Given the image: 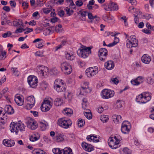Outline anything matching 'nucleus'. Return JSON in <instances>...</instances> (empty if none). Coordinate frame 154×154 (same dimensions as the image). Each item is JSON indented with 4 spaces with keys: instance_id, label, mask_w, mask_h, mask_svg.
Masks as SVG:
<instances>
[{
    "instance_id": "obj_1",
    "label": "nucleus",
    "mask_w": 154,
    "mask_h": 154,
    "mask_svg": "<svg viewBox=\"0 0 154 154\" xmlns=\"http://www.w3.org/2000/svg\"><path fill=\"white\" fill-rule=\"evenodd\" d=\"M54 89L58 92L65 91L66 89V86L64 83L63 81L60 79H56L54 82Z\"/></svg>"
},
{
    "instance_id": "obj_2",
    "label": "nucleus",
    "mask_w": 154,
    "mask_h": 154,
    "mask_svg": "<svg viewBox=\"0 0 154 154\" xmlns=\"http://www.w3.org/2000/svg\"><path fill=\"white\" fill-rule=\"evenodd\" d=\"M72 123L71 120L64 118L59 119L57 122L58 125L64 129H68L70 127Z\"/></svg>"
},
{
    "instance_id": "obj_3",
    "label": "nucleus",
    "mask_w": 154,
    "mask_h": 154,
    "mask_svg": "<svg viewBox=\"0 0 154 154\" xmlns=\"http://www.w3.org/2000/svg\"><path fill=\"white\" fill-rule=\"evenodd\" d=\"M126 42L127 47L128 48L136 47L138 45V40L134 35H131L128 37Z\"/></svg>"
},
{
    "instance_id": "obj_4",
    "label": "nucleus",
    "mask_w": 154,
    "mask_h": 154,
    "mask_svg": "<svg viewBox=\"0 0 154 154\" xmlns=\"http://www.w3.org/2000/svg\"><path fill=\"white\" fill-rule=\"evenodd\" d=\"M120 140L119 139L118 136H115L114 137H112L110 141L109 142V147L113 149H116L119 147L120 145H119Z\"/></svg>"
},
{
    "instance_id": "obj_5",
    "label": "nucleus",
    "mask_w": 154,
    "mask_h": 154,
    "mask_svg": "<svg viewBox=\"0 0 154 154\" xmlns=\"http://www.w3.org/2000/svg\"><path fill=\"white\" fill-rule=\"evenodd\" d=\"M61 68L62 71L65 74L69 75L72 71L71 66L69 63L66 61L61 63Z\"/></svg>"
},
{
    "instance_id": "obj_6",
    "label": "nucleus",
    "mask_w": 154,
    "mask_h": 154,
    "mask_svg": "<svg viewBox=\"0 0 154 154\" xmlns=\"http://www.w3.org/2000/svg\"><path fill=\"white\" fill-rule=\"evenodd\" d=\"M114 92L109 89L103 90L100 94L102 98L103 99H108L113 97L114 95Z\"/></svg>"
},
{
    "instance_id": "obj_7",
    "label": "nucleus",
    "mask_w": 154,
    "mask_h": 154,
    "mask_svg": "<svg viewBox=\"0 0 154 154\" xmlns=\"http://www.w3.org/2000/svg\"><path fill=\"white\" fill-rule=\"evenodd\" d=\"M28 83L30 87L32 88H35L38 82L37 78L34 75H30L27 78Z\"/></svg>"
},
{
    "instance_id": "obj_8",
    "label": "nucleus",
    "mask_w": 154,
    "mask_h": 154,
    "mask_svg": "<svg viewBox=\"0 0 154 154\" xmlns=\"http://www.w3.org/2000/svg\"><path fill=\"white\" fill-rule=\"evenodd\" d=\"M53 103L48 100H45L41 106V109L43 112H46L49 110L52 107Z\"/></svg>"
},
{
    "instance_id": "obj_9",
    "label": "nucleus",
    "mask_w": 154,
    "mask_h": 154,
    "mask_svg": "<svg viewBox=\"0 0 154 154\" xmlns=\"http://www.w3.org/2000/svg\"><path fill=\"white\" fill-rule=\"evenodd\" d=\"M131 128L130 124L128 121H124L122 124L121 130L124 134H128L129 133Z\"/></svg>"
},
{
    "instance_id": "obj_10",
    "label": "nucleus",
    "mask_w": 154,
    "mask_h": 154,
    "mask_svg": "<svg viewBox=\"0 0 154 154\" xmlns=\"http://www.w3.org/2000/svg\"><path fill=\"white\" fill-rule=\"evenodd\" d=\"M36 69L39 74L44 76L47 75L49 71L47 67L42 65H38Z\"/></svg>"
},
{
    "instance_id": "obj_11",
    "label": "nucleus",
    "mask_w": 154,
    "mask_h": 154,
    "mask_svg": "<svg viewBox=\"0 0 154 154\" xmlns=\"http://www.w3.org/2000/svg\"><path fill=\"white\" fill-rule=\"evenodd\" d=\"M98 56L100 60L104 61L107 57V51L105 48H101L99 51Z\"/></svg>"
},
{
    "instance_id": "obj_12",
    "label": "nucleus",
    "mask_w": 154,
    "mask_h": 154,
    "mask_svg": "<svg viewBox=\"0 0 154 154\" xmlns=\"http://www.w3.org/2000/svg\"><path fill=\"white\" fill-rule=\"evenodd\" d=\"M98 68L97 67H90L88 68L85 71L86 74L88 77H91L98 73Z\"/></svg>"
},
{
    "instance_id": "obj_13",
    "label": "nucleus",
    "mask_w": 154,
    "mask_h": 154,
    "mask_svg": "<svg viewBox=\"0 0 154 154\" xmlns=\"http://www.w3.org/2000/svg\"><path fill=\"white\" fill-rule=\"evenodd\" d=\"M27 127L31 130H35L38 127L36 122L32 119H30L26 122Z\"/></svg>"
},
{
    "instance_id": "obj_14",
    "label": "nucleus",
    "mask_w": 154,
    "mask_h": 154,
    "mask_svg": "<svg viewBox=\"0 0 154 154\" xmlns=\"http://www.w3.org/2000/svg\"><path fill=\"white\" fill-rule=\"evenodd\" d=\"M27 106L28 108L31 109L35 105V101L33 96L28 97L26 99Z\"/></svg>"
},
{
    "instance_id": "obj_15",
    "label": "nucleus",
    "mask_w": 154,
    "mask_h": 154,
    "mask_svg": "<svg viewBox=\"0 0 154 154\" xmlns=\"http://www.w3.org/2000/svg\"><path fill=\"white\" fill-rule=\"evenodd\" d=\"M143 81V77L139 76L135 79L131 81V83L133 85L137 86L142 83Z\"/></svg>"
},
{
    "instance_id": "obj_16",
    "label": "nucleus",
    "mask_w": 154,
    "mask_h": 154,
    "mask_svg": "<svg viewBox=\"0 0 154 154\" xmlns=\"http://www.w3.org/2000/svg\"><path fill=\"white\" fill-rule=\"evenodd\" d=\"M17 122H11L10 125V129L11 132L15 133L16 135L18 134V131L17 127Z\"/></svg>"
},
{
    "instance_id": "obj_17",
    "label": "nucleus",
    "mask_w": 154,
    "mask_h": 154,
    "mask_svg": "<svg viewBox=\"0 0 154 154\" xmlns=\"http://www.w3.org/2000/svg\"><path fill=\"white\" fill-rule=\"evenodd\" d=\"M82 146L84 149L88 152H91L94 149L93 146L85 142L82 143Z\"/></svg>"
},
{
    "instance_id": "obj_18",
    "label": "nucleus",
    "mask_w": 154,
    "mask_h": 154,
    "mask_svg": "<svg viewBox=\"0 0 154 154\" xmlns=\"http://www.w3.org/2000/svg\"><path fill=\"white\" fill-rule=\"evenodd\" d=\"M65 57L68 60H72L75 59V56L73 51H68L65 54Z\"/></svg>"
},
{
    "instance_id": "obj_19",
    "label": "nucleus",
    "mask_w": 154,
    "mask_h": 154,
    "mask_svg": "<svg viewBox=\"0 0 154 154\" xmlns=\"http://www.w3.org/2000/svg\"><path fill=\"white\" fill-rule=\"evenodd\" d=\"M115 65L113 62L112 60L108 61L104 64L105 67L109 70H111L114 68Z\"/></svg>"
},
{
    "instance_id": "obj_20",
    "label": "nucleus",
    "mask_w": 154,
    "mask_h": 154,
    "mask_svg": "<svg viewBox=\"0 0 154 154\" xmlns=\"http://www.w3.org/2000/svg\"><path fill=\"white\" fill-rule=\"evenodd\" d=\"M142 61L146 64H148L151 61L150 57L148 54H144L141 57Z\"/></svg>"
},
{
    "instance_id": "obj_21",
    "label": "nucleus",
    "mask_w": 154,
    "mask_h": 154,
    "mask_svg": "<svg viewBox=\"0 0 154 154\" xmlns=\"http://www.w3.org/2000/svg\"><path fill=\"white\" fill-rule=\"evenodd\" d=\"M77 54L79 57L83 58H86L89 54L83 49H79L77 51Z\"/></svg>"
},
{
    "instance_id": "obj_22",
    "label": "nucleus",
    "mask_w": 154,
    "mask_h": 154,
    "mask_svg": "<svg viewBox=\"0 0 154 154\" xmlns=\"http://www.w3.org/2000/svg\"><path fill=\"white\" fill-rule=\"evenodd\" d=\"M136 101L140 103H146L145 98L142 93L138 95L136 97Z\"/></svg>"
},
{
    "instance_id": "obj_23",
    "label": "nucleus",
    "mask_w": 154,
    "mask_h": 154,
    "mask_svg": "<svg viewBox=\"0 0 154 154\" xmlns=\"http://www.w3.org/2000/svg\"><path fill=\"white\" fill-rule=\"evenodd\" d=\"M3 143L5 146L7 147H11L15 144L14 141L12 140L5 139L3 140Z\"/></svg>"
},
{
    "instance_id": "obj_24",
    "label": "nucleus",
    "mask_w": 154,
    "mask_h": 154,
    "mask_svg": "<svg viewBox=\"0 0 154 154\" xmlns=\"http://www.w3.org/2000/svg\"><path fill=\"white\" fill-rule=\"evenodd\" d=\"M17 128L18 129V133L20 132H22L25 131L26 126L22 122H17Z\"/></svg>"
},
{
    "instance_id": "obj_25",
    "label": "nucleus",
    "mask_w": 154,
    "mask_h": 154,
    "mask_svg": "<svg viewBox=\"0 0 154 154\" xmlns=\"http://www.w3.org/2000/svg\"><path fill=\"white\" fill-rule=\"evenodd\" d=\"M55 140L57 142H60L64 140V135L63 133L56 132L55 133Z\"/></svg>"
},
{
    "instance_id": "obj_26",
    "label": "nucleus",
    "mask_w": 154,
    "mask_h": 154,
    "mask_svg": "<svg viewBox=\"0 0 154 154\" xmlns=\"http://www.w3.org/2000/svg\"><path fill=\"white\" fill-rule=\"evenodd\" d=\"M40 41H41V42H39L38 45L36 46V47L38 48H41L43 47L44 45L45 42L42 39L39 38H37L34 40L33 42V43H35Z\"/></svg>"
},
{
    "instance_id": "obj_27",
    "label": "nucleus",
    "mask_w": 154,
    "mask_h": 154,
    "mask_svg": "<svg viewBox=\"0 0 154 154\" xmlns=\"http://www.w3.org/2000/svg\"><path fill=\"white\" fill-rule=\"evenodd\" d=\"M5 111L8 114H13L14 112L13 108L10 105L6 106L5 107Z\"/></svg>"
},
{
    "instance_id": "obj_28",
    "label": "nucleus",
    "mask_w": 154,
    "mask_h": 154,
    "mask_svg": "<svg viewBox=\"0 0 154 154\" xmlns=\"http://www.w3.org/2000/svg\"><path fill=\"white\" fill-rule=\"evenodd\" d=\"M89 83L87 82H84L83 85L81 87V93L83 92H85L86 93L88 92L87 90L89 86Z\"/></svg>"
},
{
    "instance_id": "obj_29",
    "label": "nucleus",
    "mask_w": 154,
    "mask_h": 154,
    "mask_svg": "<svg viewBox=\"0 0 154 154\" xmlns=\"http://www.w3.org/2000/svg\"><path fill=\"white\" fill-rule=\"evenodd\" d=\"M14 100L16 103L19 106H22L23 104V101L20 96H16Z\"/></svg>"
},
{
    "instance_id": "obj_30",
    "label": "nucleus",
    "mask_w": 154,
    "mask_h": 154,
    "mask_svg": "<svg viewBox=\"0 0 154 154\" xmlns=\"http://www.w3.org/2000/svg\"><path fill=\"white\" fill-rule=\"evenodd\" d=\"M88 13V12L86 11H83L82 10L80 11L79 12L78 14H80L81 20L82 21H85L86 20V17Z\"/></svg>"
},
{
    "instance_id": "obj_31",
    "label": "nucleus",
    "mask_w": 154,
    "mask_h": 154,
    "mask_svg": "<svg viewBox=\"0 0 154 154\" xmlns=\"http://www.w3.org/2000/svg\"><path fill=\"white\" fill-rule=\"evenodd\" d=\"M39 137V134L38 133H36L31 135L29 139L31 141L34 142L38 140Z\"/></svg>"
},
{
    "instance_id": "obj_32",
    "label": "nucleus",
    "mask_w": 154,
    "mask_h": 154,
    "mask_svg": "<svg viewBox=\"0 0 154 154\" xmlns=\"http://www.w3.org/2000/svg\"><path fill=\"white\" fill-rule=\"evenodd\" d=\"M84 114L88 119H91L92 118V115L91 111L89 109H86L85 111L84 112Z\"/></svg>"
},
{
    "instance_id": "obj_33",
    "label": "nucleus",
    "mask_w": 154,
    "mask_h": 154,
    "mask_svg": "<svg viewBox=\"0 0 154 154\" xmlns=\"http://www.w3.org/2000/svg\"><path fill=\"white\" fill-rule=\"evenodd\" d=\"M142 93L145 98V100H146V103L151 100V97L149 92H144Z\"/></svg>"
},
{
    "instance_id": "obj_34",
    "label": "nucleus",
    "mask_w": 154,
    "mask_h": 154,
    "mask_svg": "<svg viewBox=\"0 0 154 154\" xmlns=\"http://www.w3.org/2000/svg\"><path fill=\"white\" fill-rule=\"evenodd\" d=\"M113 121L115 122H119L122 121V117L120 115H115L112 116Z\"/></svg>"
},
{
    "instance_id": "obj_35",
    "label": "nucleus",
    "mask_w": 154,
    "mask_h": 154,
    "mask_svg": "<svg viewBox=\"0 0 154 154\" xmlns=\"http://www.w3.org/2000/svg\"><path fill=\"white\" fill-rule=\"evenodd\" d=\"M95 138H97V137L96 136H91V135L87 136V139L88 141H93L94 142H99V140H95Z\"/></svg>"
},
{
    "instance_id": "obj_36",
    "label": "nucleus",
    "mask_w": 154,
    "mask_h": 154,
    "mask_svg": "<svg viewBox=\"0 0 154 154\" xmlns=\"http://www.w3.org/2000/svg\"><path fill=\"white\" fill-rule=\"evenodd\" d=\"M62 154H73L72 149L69 147H66L62 149Z\"/></svg>"
},
{
    "instance_id": "obj_37",
    "label": "nucleus",
    "mask_w": 154,
    "mask_h": 154,
    "mask_svg": "<svg viewBox=\"0 0 154 154\" xmlns=\"http://www.w3.org/2000/svg\"><path fill=\"white\" fill-rule=\"evenodd\" d=\"M63 114L68 116H70L73 113L72 110L70 108H66L63 111Z\"/></svg>"
},
{
    "instance_id": "obj_38",
    "label": "nucleus",
    "mask_w": 154,
    "mask_h": 154,
    "mask_svg": "<svg viewBox=\"0 0 154 154\" xmlns=\"http://www.w3.org/2000/svg\"><path fill=\"white\" fill-rule=\"evenodd\" d=\"M14 26L17 27H21L23 26V24L22 20H18L14 21L13 23Z\"/></svg>"
},
{
    "instance_id": "obj_39",
    "label": "nucleus",
    "mask_w": 154,
    "mask_h": 154,
    "mask_svg": "<svg viewBox=\"0 0 154 154\" xmlns=\"http://www.w3.org/2000/svg\"><path fill=\"white\" fill-rule=\"evenodd\" d=\"M6 52L5 51H3L2 49H0V60H4L6 57Z\"/></svg>"
},
{
    "instance_id": "obj_40",
    "label": "nucleus",
    "mask_w": 154,
    "mask_h": 154,
    "mask_svg": "<svg viewBox=\"0 0 154 154\" xmlns=\"http://www.w3.org/2000/svg\"><path fill=\"white\" fill-rule=\"evenodd\" d=\"M40 127L42 131L45 130L47 128L48 125L47 122H40Z\"/></svg>"
},
{
    "instance_id": "obj_41",
    "label": "nucleus",
    "mask_w": 154,
    "mask_h": 154,
    "mask_svg": "<svg viewBox=\"0 0 154 154\" xmlns=\"http://www.w3.org/2000/svg\"><path fill=\"white\" fill-rule=\"evenodd\" d=\"M52 151L54 154H62V149L59 148H55L52 149Z\"/></svg>"
},
{
    "instance_id": "obj_42",
    "label": "nucleus",
    "mask_w": 154,
    "mask_h": 154,
    "mask_svg": "<svg viewBox=\"0 0 154 154\" xmlns=\"http://www.w3.org/2000/svg\"><path fill=\"white\" fill-rule=\"evenodd\" d=\"M121 153L122 154H131V150L126 147L122 150Z\"/></svg>"
},
{
    "instance_id": "obj_43",
    "label": "nucleus",
    "mask_w": 154,
    "mask_h": 154,
    "mask_svg": "<svg viewBox=\"0 0 154 154\" xmlns=\"http://www.w3.org/2000/svg\"><path fill=\"white\" fill-rule=\"evenodd\" d=\"M47 6L49 8H44L42 9L44 13L46 14H48L50 13L52 9V6L51 5L49 6L48 5Z\"/></svg>"
},
{
    "instance_id": "obj_44",
    "label": "nucleus",
    "mask_w": 154,
    "mask_h": 154,
    "mask_svg": "<svg viewBox=\"0 0 154 154\" xmlns=\"http://www.w3.org/2000/svg\"><path fill=\"white\" fill-rule=\"evenodd\" d=\"M78 126L79 127H80L83 126L85 123V120L81 118L79 119H78Z\"/></svg>"
},
{
    "instance_id": "obj_45",
    "label": "nucleus",
    "mask_w": 154,
    "mask_h": 154,
    "mask_svg": "<svg viewBox=\"0 0 154 154\" xmlns=\"http://www.w3.org/2000/svg\"><path fill=\"white\" fill-rule=\"evenodd\" d=\"M32 154H45V152L43 150L41 149H34L32 151Z\"/></svg>"
},
{
    "instance_id": "obj_46",
    "label": "nucleus",
    "mask_w": 154,
    "mask_h": 154,
    "mask_svg": "<svg viewBox=\"0 0 154 154\" xmlns=\"http://www.w3.org/2000/svg\"><path fill=\"white\" fill-rule=\"evenodd\" d=\"M110 7L112 9L111 11H115L118 9V6L115 3L112 2L110 4Z\"/></svg>"
},
{
    "instance_id": "obj_47",
    "label": "nucleus",
    "mask_w": 154,
    "mask_h": 154,
    "mask_svg": "<svg viewBox=\"0 0 154 154\" xmlns=\"http://www.w3.org/2000/svg\"><path fill=\"white\" fill-rule=\"evenodd\" d=\"M65 98L68 100L69 101H70L72 97V94L70 92H66L64 94Z\"/></svg>"
},
{
    "instance_id": "obj_48",
    "label": "nucleus",
    "mask_w": 154,
    "mask_h": 154,
    "mask_svg": "<svg viewBox=\"0 0 154 154\" xmlns=\"http://www.w3.org/2000/svg\"><path fill=\"white\" fill-rule=\"evenodd\" d=\"M101 121L103 123L107 122L109 120L108 116L107 115H103L100 117Z\"/></svg>"
},
{
    "instance_id": "obj_49",
    "label": "nucleus",
    "mask_w": 154,
    "mask_h": 154,
    "mask_svg": "<svg viewBox=\"0 0 154 154\" xmlns=\"http://www.w3.org/2000/svg\"><path fill=\"white\" fill-rule=\"evenodd\" d=\"M63 103L62 100L60 98H57L54 102V104L57 106H59L61 105Z\"/></svg>"
},
{
    "instance_id": "obj_50",
    "label": "nucleus",
    "mask_w": 154,
    "mask_h": 154,
    "mask_svg": "<svg viewBox=\"0 0 154 154\" xmlns=\"http://www.w3.org/2000/svg\"><path fill=\"white\" fill-rule=\"evenodd\" d=\"M102 7L106 11H111L112 9L110 8V4L108 5V6L106 5H102Z\"/></svg>"
},
{
    "instance_id": "obj_51",
    "label": "nucleus",
    "mask_w": 154,
    "mask_h": 154,
    "mask_svg": "<svg viewBox=\"0 0 154 154\" xmlns=\"http://www.w3.org/2000/svg\"><path fill=\"white\" fill-rule=\"evenodd\" d=\"M17 68H14L12 67L11 70L12 71L14 75L16 76H18L19 75V72L17 70Z\"/></svg>"
},
{
    "instance_id": "obj_52",
    "label": "nucleus",
    "mask_w": 154,
    "mask_h": 154,
    "mask_svg": "<svg viewBox=\"0 0 154 154\" xmlns=\"http://www.w3.org/2000/svg\"><path fill=\"white\" fill-rule=\"evenodd\" d=\"M116 107L118 108H120L122 106V102L120 100H117L116 103Z\"/></svg>"
},
{
    "instance_id": "obj_53",
    "label": "nucleus",
    "mask_w": 154,
    "mask_h": 154,
    "mask_svg": "<svg viewBox=\"0 0 154 154\" xmlns=\"http://www.w3.org/2000/svg\"><path fill=\"white\" fill-rule=\"evenodd\" d=\"M23 31H25V30L21 27L17 29L15 31L14 33H21Z\"/></svg>"
},
{
    "instance_id": "obj_54",
    "label": "nucleus",
    "mask_w": 154,
    "mask_h": 154,
    "mask_svg": "<svg viewBox=\"0 0 154 154\" xmlns=\"http://www.w3.org/2000/svg\"><path fill=\"white\" fill-rule=\"evenodd\" d=\"M24 29L25 30V31L24 32L25 34H27L33 31V29L29 28L27 27L25 29Z\"/></svg>"
},
{
    "instance_id": "obj_55",
    "label": "nucleus",
    "mask_w": 154,
    "mask_h": 154,
    "mask_svg": "<svg viewBox=\"0 0 154 154\" xmlns=\"http://www.w3.org/2000/svg\"><path fill=\"white\" fill-rule=\"evenodd\" d=\"M51 72L52 74L54 75H57L59 73V72L57 69L55 68H54L52 69L51 70Z\"/></svg>"
},
{
    "instance_id": "obj_56",
    "label": "nucleus",
    "mask_w": 154,
    "mask_h": 154,
    "mask_svg": "<svg viewBox=\"0 0 154 154\" xmlns=\"http://www.w3.org/2000/svg\"><path fill=\"white\" fill-rule=\"evenodd\" d=\"M22 7L24 9L27 8L28 7V3L26 2H23L22 4Z\"/></svg>"
},
{
    "instance_id": "obj_57",
    "label": "nucleus",
    "mask_w": 154,
    "mask_h": 154,
    "mask_svg": "<svg viewBox=\"0 0 154 154\" xmlns=\"http://www.w3.org/2000/svg\"><path fill=\"white\" fill-rule=\"evenodd\" d=\"M64 0H58L57 1H56L55 0H54V3L57 5H62L64 2Z\"/></svg>"
},
{
    "instance_id": "obj_58",
    "label": "nucleus",
    "mask_w": 154,
    "mask_h": 154,
    "mask_svg": "<svg viewBox=\"0 0 154 154\" xmlns=\"http://www.w3.org/2000/svg\"><path fill=\"white\" fill-rule=\"evenodd\" d=\"M66 13L69 16L70 15L72 14L73 13V11L71 10H70V8H66Z\"/></svg>"
},
{
    "instance_id": "obj_59",
    "label": "nucleus",
    "mask_w": 154,
    "mask_h": 154,
    "mask_svg": "<svg viewBox=\"0 0 154 154\" xmlns=\"http://www.w3.org/2000/svg\"><path fill=\"white\" fill-rule=\"evenodd\" d=\"M83 2L81 0H78L75 2L76 5L78 7H80L83 5Z\"/></svg>"
},
{
    "instance_id": "obj_60",
    "label": "nucleus",
    "mask_w": 154,
    "mask_h": 154,
    "mask_svg": "<svg viewBox=\"0 0 154 154\" xmlns=\"http://www.w3.org/2000/svg\"><path fill=\"white\" fill-rule=\"evenodd\" d=\"M144 16L145 18L147 20H149L150 18H152L153 17V15L150 14H146Z\"/></svg>"
},
{
    "instance_id": "obj_61",
    "label": "nucleus",
    "mask_w": 154,
    "mask_h": 154,
    "mask_svg": "<svg viewBox=\"0 0 154 154\" xmlns=\"http://www.w3.org/2000/svg\"><path fill=\"white\" fill-rule=\"evenodd\" d=\"M142 31L144 33H146L148 35L150 34L151 33V31L149 29H144L142 30Z\"/></svg>"
},
{
    "instance_id": "obj_62",
    "label": "nucleus",
    "mask_w": 154,
    "mask_h": 154,
    "mask_svg": "<svg viewBox=\"0 0 154 154\" xmlns=\"http://www.w3.org/2000/svg\"><path fill=\"white\" fill-rule=\"evenodd\" d=\"M91 49L90 47H88L83 49L89 55L91 53Z\"/></svg>"
},
{
    "instance_id": "obj_63",
    "label": "nucleus",
    "mask_w": 154,
    "mask_h": 154,
    "mask_svg": "<svg viewBox=\"0 0 154 154\" xmlns=\"http://www.w3.org/2000/svg\"><path fill=\"white\" fill-rule=\"evenodd\" d=\"M111 81L113 82L115 84L117 85L119 82V80L117 78H112L111 79Z\"/></svg>"
},
{
    "instance_id": "obj_64",
    "label": "nucleus",
    "mask_w": 154,
    "mask_h": 154,
    "mask_svg": "<svg viewBox=\"0 0 154 154\" xmlns=\"http://www.w3.org/2000/svg\"><path fill=\"white\" fill-rule=\"evenodd\" d=\"M11 35V33L10 32L8 31L6 33H5L3 34L2 36L3 38H5L10 36Z\"/></svg>"
}]
</instances>
